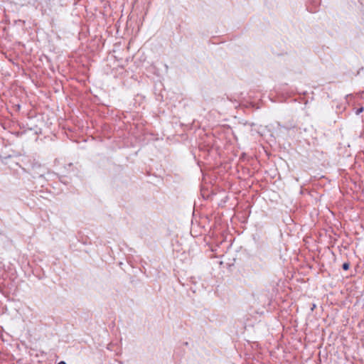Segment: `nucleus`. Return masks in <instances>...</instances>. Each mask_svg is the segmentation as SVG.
Instances as JSON below:
<instances>
[{
    "mask_svg": "<svg viewBox=\"0 0 364 364\" xmlns=\"http://www.w3.org/2000/svg\"><path fill=\"white\" fill-rule=\"evenodd\" d=\"M342 267L344 270H348L350 267V264L348 262H345L343 264Z\"/></svg>",
    "mask_w": 364,
    "mask_h": 364,
    "instance_id": "f257e3e1",
    "label": "nucleus"
},
{
    "mask_svg": "<svg viewBox=\"0 0 364 364\" xmlns=\"http://www.w3.org/2000/svg\"><path fill=\"white\" fill-rule=\"evenodd\" d=\"M362 111H363V108L361 107V108H360V109H358L357 110L356 114H359V113H360Z\"/></svg>",
    "mask_w": 364,
    "mask_h": 364,
    "instance_id": "f03ea898",
    "label": "nucleus"
},
{
    "mask_svg": "<svg viewBox=\"0 0 364 364\" xmlns=\"http://www.w3.org/2000/svg\"><path fill=\"white\" fill-rule=\"evenodd\" d=\"M58 364H66L65 361H60Z\"/></svg>",
    "mask_w": 364,
    "mask_h": 364,
    "instance_id": "7ed1b4c3",
    "label": "nucleus"
}]
</instances>
